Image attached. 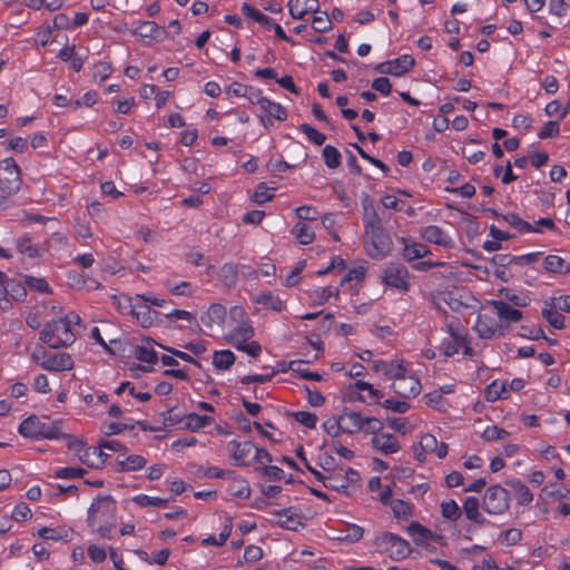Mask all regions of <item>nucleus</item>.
Returning <instances> with one entry per match:
<instances>
[{
    "instance_id": "nucleus-36",
    "label": "nucleus",
    "mask_w": 570,
    "mask_h": 570,
    "mask_svg": "<svg viewBox=\"0 0 570 570\" xmlns=\"http://www.w3.org/2000/svg\"><path fill=\"white\" fill-rule=\"evenodd\" d=\"M412 275L404 266L394 267V289L406 293L411 287Z\"/></svg>"
},
{
    "instance_id": "nucleus-13",
    "label": "nucleus",
    "mask_w": 570,
    "mask_h": 570,
    "mask_svg": "<svg viewBox=\"0 0 570 570\" xmlns=\"http://www.w3.org/2000/svg\"><path fill=\"white\" fill-rule=\"evenodd\" d=\"M421 237L431 244H435L445 248L453 246V239L451 236L438 225H429L422 228L420 233Z\"/></svg>"
},
{
    "instance_id": "nucleus-15",
    "label": "nucleus",
    "mask_w": 570,
    "mask_h": 570,
    "mask_svg": "<svg viewBox=\"0 0 570 570\" xmlns=\"http://www.w3.org/2000/svg\"><path fill=\"white\" fill-rule=\"evenodd\" d=\"M404 530L414 544L419 547H426L430 541L435 540L433 531L417 521L410 522Z\"/></svg>"
},
{
    "instance_id": "nucleus-28",
    "label": "nucleus",
    "mask_w": 570,
    "mask_h": 570,
    "mask_svg": "<svg viewBox=\"0 0 570 570\" xmlns=\"http://www.w3.org/2000/svg\"><path fill=\"white\" fill-rule=\"evenodd\" d=\"M316 0H289L287 3L289 14L294 19H302L308 11H316Z\"/></svg>"
},
{
    "instance_id": "nucleus-21",
    "label": "nucleus",
    "mask_w": 570,
    "mask_h": 570,
    "mask_svg": "<svg viewBox=\"0 0 570 570\" xmlns=\"http://www.w3.org/2000/svg\"><path fill=\"white\" fill-rule=\"evenodd\" d=\"M226 317V308L222 304H212L208 309L202 315L200 321L209 328L219 326L224 323Z\"/></svg>"
},
{
    "instance_id": "nucleus-31",
    "label": "nucleus",
    "mask_w": 570,
    "mask_h": 570,
    "mask_svg": "<svg viewBox=\"0 0 570 570\" xmlns=\"http://www.w3.org/2000/svg\"><path fill=\"white\" fill-rule=\"evenodd\" d=\"M502 219L512 228L518 230L519 233H539L541 234L542 230L538 227H534L530 223L523 220L521 217H519L514 213H508L502 216Z\"/></svg>"
},
{
    "instance_id": "nucleus-51",
    "label": "nucleus",
    "mask_w": 570,
    "mask_h": 570,
    "mask_svg": "<svg viewBox=\"0 0 570 570\" xmlns=\"http://www.w3.org/2000/svg\"><path fill=\"white\" fill-rule=\"evenodd\" d=\"M132 501L138 504L139 507H165L169 500L156 498V497H148L146 494H139L132 498Z\"/></svg>"
},
{
    "instance_id": "nucleus-2",
    "label": "nucleus",
    "mask_w": 570,
    "mask_h": 570,
    "mask_svg": "<svg viewBox=\"0 0 570 570\" xmlns=\"http://www.w3.org/2000/svg\"><path fill=\"white\" fill-rule=\"evenodd\" d=\"M255 335V330L249 321L236 323L232 325L230 332L225 336L227 343L232 344L238 351L245 352L246 354L257 357L262 347L256 341H250Z\"/></svg>"
},
{
    "instance_id": "nucleus-38",
    "label": "nucleus",
    "mask_w": 570,
    "mask_h": 570,
    "mask_svg": "<svg viewBox=\"0 0 570 570\" xmlns=\"http://www.w3.org/2000/svg\"><path fill=\"white\" fill-rule=\"evenodd\" d=\"M261 109L265 111L269 117H274L277 120L284 121L287 118L286 109L268 98L261 100Z\"/></svg>"
},
{
    "instance_id": "nucleus-47",
    "label": "nucleus",
    "mask_w": 570,
    "mask_h": 570,
    "mask_svg": "<svg viewBox=\"0 0 570 570\" xmlns=\"http://www.w3.org/2000/svg\"><path fill=\"white\" fill-rule=\"evenodd\" d=\"M510 435V432L507 430L498 426V425H488L482 434L481 438L487 442H493L499 440H504Z\"/></svg>"
},
{
    "instance_id": "nucleus-44",
    "label": "nucleus",
    "mask_w": 570,
    "mask_h": 570,
    "mask_svg": "<svg viewBox=\"0 0 570 570\" xmlns=\"http://www.w3.org/2000/svg\"><path fill=\"white\" fill-rule=\"evenodd\" d=\"M255 303L262 304L265 307L275 311L281 312L283 309V302L279 297L274 296L272 293H262L259 294L255 299Z\"/></svg>"
},
{
    "instance_id": "nucleus-29",
    "label": "nucleus",
    "mask_w": 570,
    "mask_h": 570,
    "mask_svg": "<svg viewBox=\"0 0 570 570\" xmlns=\"http://www.w3.org/2000/svg\"><path fill=\"white\" fill-rule=\"evenodd\" d=\"M43 424L37 416H29L19 425V433L26 438L38 439L43 433L41 431Z\"/></svg>"
},
{
    "instance_id": "nucleus-37",
    "label": "nucleus",
    "mask_w": 570,
    "mask_h": 570,
    "mask_svg": "<svg viewBox=\"0 0 570 570\" xmlns=\"http://www.w3.org/2000/svg\"><path fill=\"white\" fill-rule=\"evenodd\" d=\"M292 235L298 240L302 245L311 244L315 238L314 230L304 223H297L292 228Z\"/></svg>"
},
{
    "instance_id": "nucleus-55",
    "label": "nucleus",
    "mask_w": 570,
    "mask_h": 570,
    "mask_svg": "<svg viewBox=\"0 0 570 570\" xmlns=\"http://www.w3.org/2000/svg\"><path fill=\"white\" fill-rule=\"evenodd\" d=\"M560 132L559 122L556 120L547 121L538 132L540 139L554 138Z\"/></svg>"
},
{
    "instance_id": "nucleus-64",
    "label": "nucleus",
    "mask_w": 570,
    "mask_h": 570,
    "mask_svg": "<svg viewBox=\"0 0 570 570\" xmlns=\"http://www.w3.org/2000/svg\"><path fill=\"white\" fill-rule=\"evenodd\" d=\"M323 426L326 433L332 438H337L342 433H345L344 430L341 428L338 417L328 419L327 421L324 422Z\"/></svg>"
},
{
    "instance_id": "nucleus-8",
    "label": "nucleus",
    "mask_w": 570,
    "mask_h": 570,
    "mask_svg": "<svg viewBox=\"0 0 570 570\" xmlns=\"http://www.w3.org/2000/svg\"><path fill=\"white\" fill-rule=\"evenodd\" d=\"M116 512L115 500L110 495L97 498L88 510V523L92 525L98 520L114 518Z\"/></svg>"
},
{
    "instance_id": "nucleus-54",
    "label": "nucleus",
    "mask_w": 570,
    "mask_h": 570,
    "mask_svg": "<svg viewBox=\"0 0 570 570\" xmlns=\"http://www.w3.org/2000/svg\"><path fill=\"white\" fill-rule=\"evenodd\" d=\"M413 514V507L403 501L394 500V518L407 520Z\"/></svg>"
},
{
    "instance_id": "nucleus-52",
    "label": "nucleus",
    "mask_w": 570,
    "mask_h": 570,
    "mask_svg": "<svg viewBox=\"0 0 570 570\" xmlns=\"http://www.w3.org/2000/svg\"><path fill=\"white\" fill-rule=\"evenodd\" d=\"M522 539V531L517 528L508 529L500 534V541L505 546H514Z\"/></svg>"
},
{
    "instance_id": "nucleus-30",
    "label": "nucleus",
    "mask_w": 570,
    "mask_h": 570,
    "mask_svg": "<svg viewBox=\"0 0 570 570\" xmlns=\"http://www.w3.org/2000/svg\"><path fill=\"white\" fill-rule=\"evenodd\" d=\"M422 420L416 414H411L405 417H394V432L402 435L409 434L419 428Z\"/></svg>"
},
{
    "instance_id": "nucleus-26",
    "label": "nucleus",
    "mask_w": 570,
    "mask_h": 570,
    "mask_svg": "<svg viewBox=\"0 0 570 570\" xmlns=\"http://www.w3.org/2000/svg\"><path fill=\"white\" fill-rule=\"evenodd\" d=\"M510 396L509 389L503 381H492L484 391V397L488 402H495L499 400H507Z\"/></svg>"
},
{
    "instance_id": "nucleus-49",
    "label": "nucleus",
    "mask_w": 570,
    "mask_h": 570,
    "mask_svg": "<svg viewBox=\"0 0 570 570\" xmlns=\"http://www.w3.org/2000/svg\"><path fill=\"white\" fill-rule=\"evenodd\" d=\"M323 157L328 168H336L341 164V154L335 147L331 145H327L323 148Z\"/></svg>"
},
{
    "instance_id": "nucleus-56",
    "label": "nucleus",
    "mask_w": 570,
    "mask_h": 570,
    "mask_svg": "<svg viewBox=\"0 0 570 570\" xmlns=\"http://www.w3.org/2000/svg\"><path fill=\"white\" fill-rule=\"evenodd\" d=\"M338 296V289L327 286V287H320L313 292V298L317 302V304H323L330 297H337Z\"/></svg>"
},
{
    "instance_id": "nucleus-57",
    "label": "nucleus",
    "mask_w": 570,
    "mask_h": 570,
    "mask_svg": "<svg viewBox=\"0 0 570 570\" xmlns=\"http://www.w3.org/2000/svg\"><path fill=\"white\" fill-rule=\"evenodd\" d=\"M134 355L137 360L146 363H155L157 361L156 352L148 346H136Z\"/></svg>"
},
{
    "instance_id": "nucleus-3",
    "label": "nucleus",
    "mask_w": 570,
    "mask_h": 570,
    "mask_svg": "<svg viewBox=\"0 0 570 570\" xmlns=\"http://www.w3.org/2000/svg\"><path fill=\"white\" fill-rule=\"evenodd\" d=\"M39 340L49 347L58 350L70 346L76 341V336L71 327L60 317L46 323L40 332Z\"/></svg>"
},
{
    "instance_id": "nucleus-1",
    "label": "nucleus",
    "mask_w": 570,
    "mask_h": 570,
    "mask_svg": "<svg viewBox=\"0 0 570 570\" xmlns=\"http://www.w3.org/2000/svg\"><path fill=\"white\" fill-rule=\"evenodd\" d=\"M364 226H365V250L367 255L374 259H383L391 252V242L384 224L389 223L392 208V197L385 195L381 199L384 209L374 206L373 202L365 196L363 198Z\"/></svg>"
},
{
    "instance_id": "nucleus-5",
    "label": "nucleus",
    "mask_w": 570,
    "mask_h": 570,
    "mask_svg": "<svg viewBox=\"0 0 570 570\" xmlns=\"http://www.w3.org/2000/svg\"><path fill=\"white\" fill-rule=\"evenodd\" d=\"M481 508L491 515L504 514L510 508L508 490L499 484L489 487L483 494Z\"/></svg>"
},
{
    "instance_id": "nucleus-18",
    "label": "nucleus",
    "mask_w": 570,
    "mask_h": 570,
    "mask_svg": "<svg viewBox=\"0 0 570 570\" xmlns=\"http://www.w3.org/2000/svg\"><path fill=\"white\" fill-rule=\"evenodd\" d=\"M400 242L402 244L403 257L407 262L416 261L431 254V250L424 244L413 242L405 237H401Z\"/></svg>"
},
{
    "instance_id": "nucleus-14",
    "label": "nucleus",
    "mask_w": 570,
    "mask_h": 570,
    "mask_svg": "<svg viewBox=\"0 0 570 570\" xmlns=\"http://www.w3.org/2000/svg\"><path fill=\"white\" fill-rule=\"evenodd\" d=\"M497 316L502 323L511 324L518 323L522 320L523 313L520 309L512 307L508 302L501 299L490 301Z\"/></svg>"
},
{
    "instance_id": "nucleus-61",
    "label": "nucleus",
    "mask_w": 570,
    "mask_h": 570,
    "mask_svg": "<svg viewBox=\"0 0 570 570\" xmlns=\"http://www.w3.org/2000/svg\"><path fill=\"white\" fill-rule=\"evenodd\" d=\"M312 27L317 32H326L332 28V22L327 13L323 12L318 16L313 17Z\"/></svg>"
},
{
    "instance_id": "nucleus-58",
    "label": "nucleus",
    "mask_w": 570,
    "mask_h": 570,
    "mask_svg": "<svg viewBox=\"0 0 570 570\" xmlns=\"http://www.w3.org/2000/svg\"><path fill=\"white\" fill-rule=\"evenodd\" d=\"M302 425L314 429L316 426L317 416L313 413L298 411L291 414Z\"/></svg>"
},
{
    "instance_id": "nucleus-32",
    "label": "nucleus",
    "mask_w": 570,
    "mask_h": 570,
    "mask_svg": "<svg viewBox=\"0 0 570 570\" xmlns=\"http://www.w3.org/2000/svg\"><path fill=\"white\" fill-rule=\"evenodd\" d=\"M117 464L121 472H134L141 470L147 464V460L141 455L132 454L125 459H118Z\"/></svg>"
},
{
    "instance_id": "nucleus-42",
    "label": "nucleus",
    "mask_w": 570,
    "mask_h": 570,
    "mask_svg": "<svg viewBox=\"0 0 570 570\" xmlns=\"http://www.w3.org/2000/svg\"><path fill=\"white\" fill-rule=\"evenodd\" d=\"M368 489L372 492L381 491L379 499L383 504L387 505L391 503V488H390V485H385L383 488L380 476H373L370 479Z\"/></svg>"
},
{
    "instance_id": "nucleus-35",
    "label": "nucleus",
    "mask_w": 570,
    "mask_h": 570,
    "mask_svg": "<svg viewBox=\"0 0 570 570\" xmlns=\"http://www.w3.org/2000/svg\"><path fill=\"white\" fill-rule=\"evenodd\" d=\"M277 523L288 530H297L302 524L299 517L294 513L291 509L282 510L276 512Z\"/></svg>"
},
{
    "instance_id": "nucleus-16",
    "label": "nucleus",
    "mask_w": 570,
    "mask_h": 570,
    "mask_svg": "<svg viewBox=\"0 0 570 570\" xmlns=\"http://www.w3.org/2000/svg\"><path fill=\"white\" fill-rule=\"evenodd\" d=\"M445 331L449 333L452 340L456 343H460L463 348V354L466 356L473 355V348L470 345V341L468 338V334L465 333L464 327L460 324V322L449 321L444 324Z\"/></svg>"
},
{
    "instance_id": "nucleus-24",
    "label": "nucleus",
    "mask_w": 570,
    "mask_h": 570,
    "mask_svg": "<svg viewBox=\"0 0 570 570\" xmlns=\"http://www.w3.org/2000/svg\"><path fill=\"white\" fill-rule=\"evenodd\" d=\"M79 460L92 468H99L105 462V458L107 454L99 448L85 449L79 450L78 454Z\"/></svg>"
},
{
    "instance_id": "nucleus-63",
    "label": "nucleus",
    "mask_w": 570,
    "mask_h": 570,
    "mask_svg": "<svg viewBox=\"0 0 570 570\" xmlns=\"http://www.w3.org/2000/svg\"><path fill=\"white\" fill-rule=\"evenodd\" d=\"M519 335L523 338L540 340L544 337V331L541 327L522 325L519 328Z\"/></svg>"
},
{
    "instance_id": "nucleus-11",
    "label": "nucleus",
    "mask_w": 570,
    "mask_h": 570,
    "mask_svg": "<svg viewBox=\"0 0 570 570\" xmlns=\"http://www.w3.org/2000/svg\"><path fill=\"white\" fill-rule=\"evenodd\" d=\"M473 330L480 338L491 340L497 335H503L501 325L494 317L488 314H479L473 325Z\"/></svg>"
},
{
    "instance_id": "nucleus-46",
    "label": "nucleus",
    "mask_w": 570,
    "mask_h": 570,
    "mask_svg": "<svg viewBox=\"0 0 570 570\" xmlns=\"http://www.w3.org/2000/svg\"><path fill=\"white\" fill-rule=\"evenodd\" d=\"M426 404L438 411L445 412L449 407V402L443 397L440 391L433 390L425 394Z\"/></svg>"
},
{
    "instance_id": "nucleus-41",
    "label": "nucleus",
    "mask_w": 570,
    "mask_h": 570,
    "mask_svg": "<svg viewBox=\"0 0 570 570\" xmlns=\"http://www.w3.org/2000/svg\"><path fill=\"white\" fill-rule=\"evenodd\" d=\"M441 513L444 519L454 522L461 518L462 510L453 499H450L441 503Z\"/></svg>"
},
{
    "instance_id": "nucleus-48",
    "label": "nucleus",
    "mask_w": 570,
    "mask_h": 570,
    "mask_svg": "<svg viewBox=\"0 0 570 570\" xmlns=\"http://www.w3.org/2000/svg\"><path fill=\"white\" fill-rule=\"evenodd\" d=\"M232 528H233L232 521L227 520V523L224 525L218 538H216L214 535H209L202 540V544L203 546L213 544V546H218V547L223 546L227 541L228 537L230 535Z\"/></svg>"
},
{
    "instance_id": "nucleus-39",
    "label": "nucleus",
    "mask_w": 570,
    "mask_h": 570,
    "mask_svg": "<svg viewBox=\"0 0 570 570\" xmlns=\"http://www.w3.org/2000/svg\"><path fill=\"white\" fill-rule=\"evenodd\" d=\"M235 362V355L229 350L216 351L213 356V364L218 370H228Z\"/></svg>"
},
{
    "instance_id": "nucleus-45",
    "label": "nucleus",
    "mask_w": 570,
    "mask_h": 570,
    "mask_svg": "<svg viewBox=\"0 0 570 570\" xmlns=\"http://www.w3.org/2000/svg\"><path fill=\"white\" fill-rule=\"evenodd\" d=\"M542 317L556 330H562L566 326L564 316L556 307H554V309L543 308Z\"/></svg>"
},
{
    "instance_id": "nucleus-60",
    "label": "nucleus",
    "mask_w": 570,
    "mask_h": 570,
    "mask_svg": "<svg viewBox=\"0 0 570 570\" xmlns=\"http://www.w3.org/2000/svg\"><path fill=\"white\" fill-rule=\"evenodd\" d=\"M18 250L21 254L28 255L30 258L40 256V248L31 243L30 239L24 238L18 242Z\"/></svg>"
},
{
    "instance_id": "nucleus-22",
    "label": "nucleus",
    "mask_w": 570,
    "mask_h": 570,
    "mask_svg": "<svg viewBox=\"0 0 570 570\" xmlns=\"http://www.w3.org/2000/svg\"><path fill=\"white\" fill-rule=\"evenodd\" d=\"M513 491L515 500L519 505L525 507L533 501V494L525 483L519 479H512L507 482Z\"/></svg>"
},
{
    "instance_id": "nucleus-12",
    "label": "nucleus",
    "mask_w": 570,
    "mask_h": 570,
    "mask_svg": "<svg viewBox=\"0 0 570 570\" xmlns=\"http://www.w3.org/2000/svg\"><path fill=\"white\" fill-rule=\"evenodd\" d=\"M431 296L434 307L443 314H446L448 311L460 312L464 307L462 301L453 292L438 291Z\"/></svg>"
},
{
    "instance_id": "nucleus-7",
    "label": "nucleus",
    "mask_w": 570,
    "mask_h": 570,
    "mask_svg": "<svg viewBox=\"0 0 570 570\" xmlns=\"http://www.w3.org/2000/svg\"><path fill=\"white\" fill-rule=\"evenodd\" d=\"M357 479L358 473L354 469H338L325 474L323 483L327 489L345 492Z\"/></svg>"
},
{
    "instance_id": "nucleus-62",
    "label": "nucleus",
    "mask_w": 570,
    "mask_h": 570,
    "mask_svg": "<svg viewBox=\"0 0 570 570\" xmlns=\"http://www.w3.org/2000/svg\"><path fill=\"white\" fill-rule=\"evenodd\" d=\"M24 283L30 289L39 293H48L50 291L49 284L43 278L27 276Z\"/></svg>"
},
{
    "instance_id": "nucleus-59",
    "label": "nucleus",
    "mask_w": 570,
    "mask_h": 570,
    "mask_svg": "<svg viewBox=\"0 0 570 570\" xmlns=\"http://www.w3.org/2000/svg\"><path fill=\"white\" fill-rule=\"evenodd\" d=\"M272 189L268 188L264 183L259 184L252 196V199L256 204H264L273 198Z\"/></svg>"
},
{
    "instance_id": "nucleus-20",
    "label": "nucleus",
    "mask_w": 570,
    "mask_h": 570,
    "mask_svg": "<svg viewBox=\"0 0 570 570\" xmlns=\"http://www.w3.org/2000/svg\"><path fill=\"white\" fill-rule=\"evenodd\" d=\"M480 501L475 497H468L463 501V505L461 508L462 513H464L465 518L475 523V524H484L487 522V519L483 517V514L480 512Z\"/></svg>"
},
{
    "instance_id": "nucleus-43",
    "label": "nucleus",
    "mask_w": 570,
    "mask_h": 570,
    "mask_svg": "<svg viewBox=\"0 0 570 570\" xmlns=\"http://www.w3.org/2000/svg\"><path fill=\"white\" fill-rule=\"evenodd\" d=\"M414 552L410 542L400 535L394 534V560L410 557Z\"/></svg>"
},
{
    "instance_id": "nucleus-19",
    "label": "nucleus",
    "mask_w": 570,
    "mask_h": 570,
    "mask_svg": "<svg viewBox=\"0 0 570 570\" xmlns=\"http://www.w3.org/2000/svg\"><path fill=\"white\" fill-rule=\"evenodd\" d=\"M337 417L345 433L353 434L364 428V417L358 412L344 410Z\"/></svg>"
},
{
    "instance_id": "nucleus-6",
    "label": "nucleus",
    "mask_w": 570,
    "mask_h": 570,
    "mask_svg": "<svg viewBox=\"0 0 570 570\" xmlns=\"http://www.w3.org/2000/svg\"><path fill=\"white\" fill-rule=\"evenodd\" d=\"M22 185L21 173L13 158L0 161V190L7 194H17Z\"/></svg>"
},
{
    "instance_id": "nucleus-10",
    "label": "nucleus",
    "mask_w": 570,
    "mask_h": 570,
    "mask_svg": "<svg viewBox=\"0 0 570 570\" xmlns=\"http://www.w3.org/2000/svg\"><path fill=\"white\" fill-rule=\"evenodd\" d=\"M132 33L147 45L160 42L167 38L166 28L158 26L155 21L140 22Z\"/></svg>"
},
{
    "instance_id": "nucleus-53",
    "label": "nucleus",
    "mask_w": 570,
    "mask_h": 570,
    "mask_svg": "<svg viewBox=\"0 0 570 570\" xmlns=\"http://www.w3.org/2000/svg\"><path fill=\"white\" fill-rule=\"evenodd\" d=\"M299 129L306 135L309 141L317 146H322L326 140L324 134L320 132L318 130H316L315 128L307 124L301 125Z\"/></svg>"
},
{
    "instance_id": "nucleus-25",
    "label": "nucleus",
    "mask_w": 570,
    "mask_h": 570,
    "mask_svg": "<svg viewBox=\"0 0 570 570\" xmlns=\"http://www.w3.org/2000/svg\"><path fill=\"white\" fill-rule=\"evenodd\" d=\"M245 265L226 263L224 264L218 274L219 282L226 287H234L238 279V269L245 268Z\"/></svg>"
},
{
    "instance_id": "nucleus-40",
    "label": "nucleus",
    "mask_w": 570,
    "mask_h": 570,
    "mask_svg": "<svg viewBox=\"0 0 570 570\" xmlns=\"http://www.w3.org/2000/svg\"><path fill=\"white\" fill-rule=\"evenodd\" d=\"M415 65V59L412 55H402L394 58V77H401L407 73Z\"/></svg>"
},
{
    "instance_id": "nucleus-9",
    "label": "nucleus",
    "mask_w": 570,
    "mask_h": 570,
    "mask_svg": "<svg viewBox=\"0 0 570 570\" xmlns=\"http://www.w3.org/2000/svg\"><path fill=\"white\" fill-rule=\"evenodd\" d=\"M126 308L136 322L147 328L156 324L158 312L150 308L149 305L142 303H134L132 298H125Z\"/></svg>"
},
{
    "instance_id": "nucleus-17",
    "label": "nucleus",
    "mask_w": 570,
    "mask_h": 570,
    "mask_svg": "<svg viewBox=\"0 0 570 570\" xmlns=\"http://www.w3.org/2000/svg\"><path fill=\"white\" fill-rule=\"evenodd\" d=\"M40 366L46 371H69L73 367V361L68 353H60L47 356L40 362Z\"/></svg>"
},
{
    "instance_id": "nucleus-27",
    "label": "nucleus",
    "mask_w": 570,
    "mask_h": 570,
    "mask_svg": "<svg viewBox=\"0 0 570 570\" xmlns=\"http://www.w3.org/2000/svg\"><path fill=\"white\" fill-rule=\"evenodd\" d=\"M542 267L546 272L552 274H568L570 273V263L566 262L558 255H547L542 262Z\"/></svg>"
},
{
    "instance_id": "nucleus-34",
    "label": "nucleus",
    "mask_w": 570,
    "mask_h": 570,
    "mask_svg": "<svg viewBox=\"0 0 570 570\" xmlns=\"http://www.w3.org/2000/svg\"><path fill=\"white\" fill-rule=\"evenodd\" d=\"M419 448L420 451L415 452V458L417 461L423 462L428 453H434V450L438 449V440L433 434H424L421 436Z\"/></svg>"
},
{
    "instance_id": "nucleus-33",
    "label": "nucleus",
    "mask_w": 570,
    "mask_h": 570,
    "mask_svg": "<svg viewBox=\"0 0 570 570\" xmlns=\"http://www.w3.org/2000/svg\"><path fill=\"white\" fill-rule=\"evenodd\" d=\"M213 422L214 419L212 416L199 415L197 413H190L184 417V426L191 432H196Z\"/></svg>"
},
{
    "instance_id": "nucleus-50",
    "label": "nucleus",
    "mask_w": 570,
    "mask_h": 570,
    "mask_svg": "<svg viewBox=\"0 0 570 570\" xmlns=\"http://www.w3.org/2000/svg\"><path fill=\"white\" fill-rule=\"evenodd\" d=\"M242 11L246 17L255 19L258 23H261L262 26H264L267 29H269V27L272 26V20L267 16L255 10L248 3L243 4Z\"/></svg>"
},
{
    "instance_id": "nucleus-4",
    "label": "nucleus",
    "mask_w": 570,
    "mask_h": 570,
    "mask_svg": "<svg viewBox=\"0 0 570 570\" xmlns=\"http://www.w3.org/2000/svg\"><path fill=\"white\" fill-rule=\"evenodd\" d=\"M422 389L420 380L413 374L410 364L401 360L394 366V393L402 397H415Z\"/></svg>"
},
{
    "instance_id": "nucleus-23",
    "label": "nucleus",
    "mask_w": 570,
    "mask_h": 570,
    "mask_svg": "<svg viewBox=\"0 0 570 570\" xmlns=\"http://www.w3.org/2000/svg\"><path fill=\"white\" fill-rule=\"evenodd\" d=\"M254 446L250 442H237L230 441L228 450L235 463L237 465H245L246 459L250 455Z\"/></svg>"
}]
</instances>
